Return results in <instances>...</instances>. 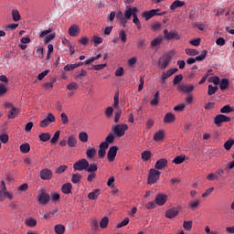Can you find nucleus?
Masks as SVG:
<instances>
[{
	"label": "nucleus",
	"mask_w": 234,
	"mask_h": 234,
	"mask_svg": "<svg viewBox=\"0 0 234 234\" xmlns=\"http://www.w3.org/2000/svg\"><path fill=\"white\" fill-rule=\"evenodd\" d=\"M213 191H215V187L207 188L205 191V193L202 194V198H207V197H209V195H211V193H213Z\"/></svg>",
	"instance_id": "55"
},
{
	"label": "nucleus",
	"mask_w": 234,
	"mask_h": 234,
	"mask_svg": "<svg viewBox=\"0 0 234 234\" xmlns=\"http://www.w3.org/2000/svg\"><path fill=\"white\" fill-rule=\"evenodd\" d=\"M90 224H91V229L93 231H96L98 228H100V226L98 225V220L96 219H91Z\"/></svg>",
	"instance_id": "62"
},
{
	"label": "nucleus",
	"mask_w": 234,
	"mask_h": 234,
	"mask_svg": "<svg viewBox=\"0 0 234 234\" xmlns=\"http://www.w3.org/2000/svg\"><path fill=\"white\" fill-rule=\"evenodd\" d=\"M217 90H218V88L217 86L213 87V85H208V96H213V94H215Z\"/></svg>",
	"instance_id": "50"
},
{
	"label": "nucleus",
	"mask_w": 234,
	"mask_h": 234,
	"mask_svg": "<svg viewBox=\"0 0 234 234\" xmlns=\"http://www.w3.org/2000/svg\"><path fill=\"white\" fill-rule=\"evenodd\" d=\"M195 90V86L191 85V84H180L178 85V90L181 92H193V90Z\"/></svg>",
	"instance_id": "14"
},
{
	"label": "nucleus",
	"mask_w": 234,
	"mask_h": 234,
	"mask_svg": "<svg viewBox=\"0 0 234 234\" xmlns=\"http://www.w3.org/2000/svg\"><path fill=\"white\" fill-rule=\"evenodd\" d=\"M59 134H61V132L60 131H57L53 137L51 138L50 140V143L51 144H58V140H59Z\"/></svg>",
	"instance_id": "49"
},
{
	"label": "nucleus",
	"mask_w": 234,
	"mask_h": 234,
	"mask_svg": "<svg viewBox=\"0 0 234 234\" xmlns=\"http://www.w3.org/2000/svg\"><path fill=\"white\" fill-rule=\"evenodd\" d=\"M183 80H184V76L182 74L176 75L173 80V83L174 85H178V83H180V81H182Z\"/></svg>",
	"instance_id": "51"
},
{
	"label": "nucleus",
	"mask_w": 234,
	"mask_h": 234,
	"mask_svg": "<svg viewBox=\"0 0 234 234\" xmlns=\"http://www.w3.org/2000/svg\"><path fill=\"white\" fill-rule=\"evenodd\" d=\"M162 41H164V37H162V36H159V37L154 38L151 41V48H154V47L160 46L162 44Z\"/></svg>",
	"instance_id": "22"
},
{
	"label": "nucleus",
	"mask_w": 234,
	"mask_h": 234,
	"mask_svg": "<svg viewBox=\"0 0 234 234\" xmlns=\"http://www.w3.org/2000/svg\"><path fill=\"white\" fill-rule=\"evenodd\" d=\"M55 83H56V79H53L51 82H47L44 84V89H47L48 90L54 87Z\"/></svg>",
	"instance_id": "56"
},
{
	"label": "nucleus",
	"mask_w": 234,
	"mask_h": 234,
	"mask_svg": "<svg viewBox=\"0 0 234 234\" xmlns=\"http://www.w3.org/2000/svg\"><path fill=\"white\" fill-rule=\"evenodd\" d=\"M20 151L24 154L30 153V144L28 143L22 144L20 145Z\"/></svg>",
	"instance_id": "37"
},
{
	"label": "nucleus",
	"mask_w": 234,
	"mask_h": 234,
	"mask_svg": "<svg viewBox=\"0 0 234 234\" xmlns=\"http://www.w3.org/2000/svg\"><path fill=\"white\" fill-rule=\"evenodd\" d=\"M185 160H186V155L181 154V155H177L172 162L173 164L179 165V164H184Z\"/></svg>",
	"instance_id": "32"
},
{
	"label": "nucleus",
	"mask_w": 234,
	"mask_h": 234,
	"mask_svg": "<svg viewBox=\"0 0 234 234\" xmlns=\"http://www.w3.org/2000/svg\"><path fill=\"white\" fill-rule=\"evenodd\" d=\"M129 224V218H125L121 223L117 224V229L123 228V226H127Z\"/></svg>",
	"instance_id": "63"
},
{
	"label": "nucleus",
	"mask_w": 234,
	"mask_h": 234,
	"mask_svg": "<svg viewBox=\"0 0 234 234\" xmlns=\"http://www.w3.org/2000/svg\"><path fill=\"white\" fill-rule=\"evenodd\" d=\"M74 69H76V65L75 64H67L65 67H64V70L66 72H69L70 70H74Z\"/></svg>",
	"instance_id": "64"
},
{
	"label": "nucleus",
	"mask_w": 234,
	"mask_h": 234,
	"mask_svg": "<svg viewBox=\"0 0 234 234\" xmlns=\"http://www.w3.org/2000/svg\"><path fill=\"white\" fill-rule=\"evenodd\" d=\"M207 56V50L204 49L201 51L200 56L196 57V61H204Z\"/></svg>",
	"instance_id": "44"
},
{
	"label": "nucleus",
	"mask_w": 234,
	"mask_h": 234,
	"mask_svg": "<svg viewBox=\"0 0 234 234\" xmlns=\"http://www.w3.org/2000/svg\"><path fill=\"white\" fill-rule=\"evenodd\" d=\"M186 54H187V56H198L200 52L197 49L186 48Z\"/></svg>",
	"instance_id": "48"
},
{
	"label": "nucleus",
	"mask_w": 234,
	"mask_h": 234,
	"mask_svg": "<svg viewBox=\"0 0 234 234\" xmlns=\"http://www.w3.org/2000/svg\"><path fill=\"white\" fill-rule=\"evenodd\" d=\"M67 165H60L56 169L55 173L57 175H61L62 173H65V171H67Z\"/></svg>",
	"instance_id": "53"
},
{
	"label": "nucleus",
	"mask_w": 234,
	"mask_h": 234,
	"mask_svg": "<svg viewBox=\"0 0 234 234\" xmlns=\"http://www.w3.org/2000/svg\"><path fill=\"white\" fill-rule=\"evenodd\" d=\"M186 5V2L180 1V0H176L174 1L171 5H170V10H176V8H182Z\"/></svg>",
	"instance_id": "21"
},
{
	"label": "nucleus",
	"mask_w": 234,
	"mask_h": 234,
	"mask_svg": "<svg viewBox=\"0 0 234 234\" xmlns=\"http://www.w3.org/2000/svg\"><path fill=\"white\" fill-rule=\"evenodd\" d=\"M165 14H167V11L161 12V9L157 8L143 12L142 17H144L145 21H149V19L154 17V16H165Z\"/></svg>",
	"instance_id": "2"
},
{
	"label": "nucleus",
	"mask_w": 234,
	"mask_h": 234,
	"mask_svg": "<svg viewBox=\"0 0 234 234\" xmlns=\"http://www.w3.org/2000/svg\"><path fill=\"white\" fill-rule=\"evenodd\" d=\"M52 170L48 168H44L40 171V178L42 180H52Z\"/></svg>",
	"instance_id": "12"
},
{
	"label": "nucleus",
	"mask_w": 234,
	"mask_h": 234,
	"mask_svg": "<svg viewBox=\"0 0 234 234\" xmlns=\"http://www.w3.org/2000/svg\"><path fill=\"white\" fill-rule=\"evenodd\" d=\"M129 129V126L127 124H116L112 127V131L115 136H118V138H122V136H124L125 131Z\"/></svg>",
	"instance_id": "4"
},
{
	"label": "nucleus",
	"mask_w": 234,
	"mask_h": 234,
	"mask_svg": "<svg viewBox=\"0 0 234 234\" xmlns=\"http://www.w3.org/2000/svg\"><path fill=\"white\" fill-rule=\"evenodd\" d=\"M160 101V91H156L154 95L153 100L150 101L152 107H156Z\"/></svg>",
	"instance_id": "24"
},
{
	"label": "nucleus",
	"mask_w": 234,
	"mask_h": 234,
	"mask_svg": "<svg viewBox=\"0 0 234 234\" xmlns=\"http://www.w3.org/2000/svg\"><path fill=\"white\" fill-rule=\"evenodd\" d=\"M86 171L87 173H96V171H98V165H96V163L89 164Z\"/></svg>",
	"instance_id": "33"
},
{
	"label": "nucleus",
	"mask_w": 234,
	"mask_h": 234,
	"mask_svg": "<svg viewBox=\"0 0 234 234\" xmlns=\"http://www.w3.org/2000/svg\"><path fill=\"white\" fill-rule=\"evenodd\" d=\"M162 29V23L154 22L152 24V30H161Z\"/></svg>",
	"instance_id": "58"
},
{
	"label": "nucleus",
	"mask_w": 234,
	"mask_h": 234,
	"mask_svg": "<svg viewBox=\"0 0 234 234\" xmlns=\"http://www.w3.org/2000/svg\"><path fill=\"white\" fill-rule=\"evenodd\" d=\"M17 27H19V24H9L5 27V30L7 32H10V30H16V28H17Z\"/></svg>",
	"instance_id": "57"
},
{
	"label": "nucleus",
	"mask_w": 234,
	"mask_h": 234,
	"mask_svg": "<svg viewBox=\"0 0 234 234\" xmlns=\"http://www.w3.org/2000/svg\"><path fill=\"white\" fill-rule=\"evenodd\" d=\"M160 175H162V172L154 168L150 169L148 176V184H156L157 180H160Z\"/></svg>",
	"instance_id": "6"
},
{
	"label": "nucleus",
	"mask_w": 234,
	"mask_h": 234,
	"mask_svg": "<svg viewBox=\"0 0 234 234\" xmlns=\"http://www.w3.org/2000/svg\"><path fill=\"white\" fill-rule=\"evenodd\" d=\"M6 109H10V111L7 112V118L9 120H14V118H17L19 115L20 110L19 108H16L14 106L12 102H5Z\"/></svg>",
	"instance_id": "5"
},
{
	"label": "nucleus",
	"mask_w": 234,
	"mask_h": 234,
	"mask_svg": "<svg viewBox=\"0 0 234 234\" xmlns=\"http://www.w3.org/2000/svg\"><path fill=\"white\" fill-rule=\"evenodd\" d=\"M220 112L221 114H229V112H233V108L229 104H227L220 109Z\"/></svg>",
	"instance_id": "34"
},
{
	"label": "nucleus",
	"mask_w": 234,
	"mask_h": 234,
	"mask_svg": "<svg viewBox=\"0 0 234 234\" xmlns=\"http://www.w3.org/2000/svg\"><path fill=\"white\" fill-rule=\"evenodd\" d=\"M119 37L122 43H127V33H125V30H121L119 32Z\"/></svg>",
	"instance_id": "45"
},
{
	"label": "nucleus",
	"mask_w": 234,
	"mask_h": 234,
	"mask_svg": "<svg viewBox=\"0 0 234 234\" xmlns=\"http://www.w3.org/2000/svg\"><path fill=\"white\" fill-rule=\"evenodd\" d=\"M37 201L40 206H47L50 202V195L47 193V190L40 189L37 194Z\"/></svg>",
	"instance_id": "3"
},
{
	"label": "nucleus",
	"mask_w": 234,
	"mask_h": 234,
	"mask_svg": "<svg viewBox=\"0 0 234 234\" xmlns=\"http://www.w3.org/2000/svg\"><path fill=\"white\" fill-rule=\"evenodd\" d=\"M86 155L88 160H92V158H94V156H96V148L91 147V148H88L86 151Z\"/></svg>",
	"instance_id": "25"
},
{
	"label": "nucleus",
	"mask_w": 234,
	"mask_h": 234,
	"mask_svg": "<svg viewBox=\"0 0 234 234\" xmlns=\"http://www.w3.org/2000/svg\"><path fill=\"white\" fill-rule=\"evenodd\" d=\"M100 189H95L94 191L88 194V198L90 200H97L98 197H100Z\"/></svg>",
	"instance_id": "27"
},
{
	"label": "nucleus",
	"mask_w": 234,
	"mask_h": 234,
	"mask_svg": "<svg viewBox=\"0 0 234 234\" xmlns=\"http://www.w3.org/2000/svg\"><path fill=\"white\" fill-rule=\"evenodd\" d=\"M55 38H56V33H51V34L46 36L44 38L45 45H47L48 43H50V41H52Z\"/></svg>",
	"instance_id": "43"
},
{
	"label": "nucleus",
	"mask_w": 234,
	"mask_h": 234,
	"mask_svg": "<svg viewBox=\"0 0 234 234\" xmlns=\"http://www.w3.org/2000/svg\"><path fill=\"white\" fill-rule=\"evenodd\" d=\"M112 112H114V109L112 107H108L105 111V116L107 118H111V116H112Z\"/></svg>",
	"instance_id": "60"
},
{
	"label": "nucleus",
	"mask_w": 234,
	"mask_h": 234,
	"mask_svg": "<svg viewBox=\"0 0 234 234\" xmlns=\"http://www.w3.org/2000/svg\"><path fill=\"white\" fill-rule=\"evenodd\" d=\"M79 140L82 142V144H87V142H89V134L86 132H80L79 133Z\"/></svg>",
	"instance_id": "28"
},
{
	"label": "nucleus",
	"mask_w": 234,
	"mask_h": 234,
	"mask_svg": "<svg viewBox=\"0 0 234 234\" xmlns=\"http://www.w3.org/2000/svg\"><path fill=\"white\" fill-rule=\"evenodd\" d=\"M71 182L73 184H80V182H81V175L73 174L72 176H71Z\"/></svg>",
	"instance_id": "39"
},
{
	"label": "nucleus",
	"mask_w": 234,
	"mask_h": 234,
	"mask_svg": "<svg viewBox=\"0 0 234 234\" xmlns=\"http://www.w3.org/2000/svg\"><path fill=\"white\" fill-rule=\"evenodd\" d=\"M165 136V133H164V131L159 130L154 134V142H161V140H164Z\"/></svg>",
	"instance_id": "23"
},
{
	"label": "nucleus",
	"mask_w": 234,
	"mask_h": 234,
	"mask_svg": "<svg viewBox=\"0 0 234 234\" xmlns=\"http://www.w3.org/2000/svg\"><path fill=\"white\" fill-rule=\"evenodd\" d=\"M154 202L157 206H164L167 202V195L157 194Z\"/></svg>",
	"instance_id": "13"
},
{
	"label": "nucleus",
	"mask_w": 234,
	"mask_h": 234,
	"mask_svg": "<svg viewBox=\"0 0 234 234\" xmlns=\"http://www.w3.org/2000/svg\"><path fill=\"white\" fill-rule=\"evenodd\" d=\"M93 43L94 47H98V45H101V43H103V38L101 37H94Z\"/></svg>",
	"instance_id": "54"
},
{
	"label": "nucleus",
	"mask_w": 234,
	"mask_h": 234,
	"mask_svg": "<svg viewBox=\"0 0 234 234\" xmlns=\"http://www.w3.org/2000/svg\"><path fill=\"white\" fill-rule=\"evenodd\" d=\"M107 226H109V218L108 217H104L101 219V222H100V227L102 229H105V228H107Z\"/></svg>",
	"instance_id": "38"
},
{
	"label": "nucleus",
	"mask_w": 234,
	"mask_h": 234,
	"mask_svg": "<svg viewBox=\"0 0 234 234\" xmlns=\"http://www.w3.org/2000/svg\"><path fill=\"white\" fill-rule=\"evenodd\" d=\"M60 118L63 125H69V116L67 115V113L62 112L60 114Z\"/></svg>",
	"instance_id": "52"
},
{
	"label": "nucleus",
	"mask_w": 234,
	"mask_h": 234,
	"mask_svg": "<svg viewBox=\"0 0 234 234\" xmlns=\"http://www.w3.org/2000/svg\"><path fill=\"white\" fill-rule=\"evenodd\" d=\"M229 87V80L228 79H222L219 83V89L220 90H226Z\"/></svg>",
	"instance_id": "30"
},
{
	"label": "nucleus",
	"mask_w": 234,
	"mask_h": 234,
	"mask_svg": "<svg viewBox=\"0 0 234 234\" xmlns=\"http://www.w3.org/2000/svg\"><path fill=\"white\" fill-rule=\"evenodd\" d=\"M77 144H78V139H76V137L74 135H70L68 138L69 147H76Z\"/></svg>",
	"instance_id": "29"
},
{
	"label": "nucleus",
	"mask_w": 234,
	"mask_h": 234,
	"mask_svg": "<svg viewBox=\"0 0 234 234\" xmlns=\"http://www.w3.org/2000/svg\"><path fill=\"white\" fill-rule=\"evenodd\" d=\"M61 191L64 195H70L72 193V184L66 183L61 186Z\"/></svg>",
	"instance_id": "20"
},
{
	"label": "nucleus",
	"mask_w": 234,
	"mask_h": 234,
	"mask_svg": "<svg viewBox=\"0 0 234 234\" xmlns=\"http://www.w3.org/2000/svg\"><path fill=\"white\" fill-rule=\"evenodd\" d=\"M12 17H13V20L17 22L21 19V15L19 14V11L16 10V9H13L12 10Z\"/></svg>",
	"instance_id": "42"
},
{
	"label": "nucleus",
	"mask_w": 234,
	"mask_h": 234,
	"mask_svg": "<svg viewBox=\"0 0 234 234\" xmlns=\"http://www.w3.org/2000/svg\"><path fill=\"white\" fill-rule=\"evenodd\" d=\"M234 145V139H229L225 142L224 144V148L227 150V151H229V149H231V147H233Z\"/></svg>",
	"instance_id": "40"
},
{
	"label": "nucleus",
	"mask_w": 234,
	"mask_h": 234,
	"mask_svg": "<svg viewBox=\"0 0 234 234\" xmlns=\"http://www.w3.org/2000/svg\"><path fill=\"white\" fill-rule=\"evenodd\" d=\"M183 228L186 231H191V229L193 228V221H184Z\"/></svg>",
	"instance_id": "46"
},
{
	"label": "nucleus",
	"mask_w": 234,
	"mask_h": 234,
	"mask_svg": "<svg viewBox=\"0 0 234 234\" xmlns=\"http://www.w3.org/2000/svg\"><path fill=\"white\" fill-rule=\"evenodd\" d=\"M89 167V161L85 158L77 161L73 165L74 171H86Z\"/></svg>",
	"instance_id": "8"
},
{
	"label": "nucleus",
	"mask_w": 234,
	"mask_h": 234,
	"mask_svg": "<svg viewBox=\"0 0 234 234\" xmlns=\"http://www.w3.org/2000/svg\"><path fill=\"white\" fill-rule=\"evenodd\" d=\"M105 142H107L108 144H112V142H114V134H112V133H110L105 138Z\"/></svg>",
	"instance_id": "59"
},
{
	"label": "nucleus",
	"mask_w": 234,
	"mask_h": 234,
	"mask_svg": "<svg viewBox=\"0 0 234 234\" xmlns=\"http://www.w3.org/2000/svg\"><path fill=\"white\" fill-rule=\"evenodd\" d=\"M176 72H178L177 68L168 69L167 71L163 72L161 78H163L165 80H167V78H171V76H173V74H176Z\"/></svg>",
	"instance_id": "18"
},
{
	"label": "nucleus",
	"mask_w": 234,
	"mask_h": 234,
	"mask_svg": "<svg viewBox=\"0 0 234 234\" xmlns=\"http://www.w3.org/2000/svg\"><path fill=\"white\" fill-rule=\"evenodd\" d=\"M54 231L56 234H63L65 233V226L62 224H58L54 227Z\"/></svg>",
	"instance_id": "35"
},
{
	"label": "nucleus",
	"mask_w": 234,
	"mask_h": 234,
	"mask_svg": "<svg viewBox=\"0 0 234 234\" xmlns=\"http://www.w3.org/2000/svg\"><path fill=\"white\" fill-rule=\"evenodd\" d=\"M178 208L173 207L165 211L166 218H175V217H178Z\"/></svg>",
	"instance_id": "16"
},
{
	"label": "nucleus",
	"mask_w": 234,
	"mask_h": 234,
	"mask_svg": "<svg viewBox=\"0 0 234 234\" xmlns=\"http://www.w3.org/2000/svg\"><path fill=\"white\" fill-rule=\"evenodd\" d=\"M40 142H48L50 140V133H42L38 135Z\"/></svg>",
	"instance_id": "36"
},
{
	"label": "nucleus",
	"mask_w": 234,
	"mask_h": 234,
	"mask_svg": "<svg viewBox=\"0 0 234 234\" xmlns=\"http://www.w3.org/2000/svg\"><path fill=\"white\" fill-rule=\"evenodd\" d=\"M142 156V160H144V162H147V160L151 159V151H144L141 154Z\"/></svg>",
	"instance_id": "41"
},
{
	"label": "nucleus",
	"mask_w": 234,
	"mask_h": 234,
	"mask_svg": "<svg viewBox=\"0 0 234 234\" xmlns=\"http://www.w3.org/2000/svg\"><path fill=\"white\" fill-rule=\"evenodd\" d=\"M198 206H200V199L191 200L188 203V209H191V211H195V210L198 209Z\"/></svg>",
	"instance_id": "19"
},
{
	"label": "nucleus",
	"mask_w": 234,
	"mask_h": 234,
	"mask_svg": "<svg viewBox=\"0 0 234 234\" xmlns=\"http://www.w3.org/2000/svg\"><path fill=\"white\" fill-rule=\"evenodd\" d=\"M25 224L28 226V228H36V226H37V220L28 218L26 219Z\"/></svg>",
	"instance_id": "31"
},
{
	"label": "nucleus",
	"mask_w": 234,
	"mask_h": 234,
	"mask_svg": "<svg viewBox=\"0 0 234 234\" xmlns=\"http://www.w3.org/2000/svg\"><path fill=\"white\" fill-rule=\"evenodd\" d=\"M173 59V51L165 54L162 58H159L158 65L162 70H165Z\"/></svg>",
	"instance_id": "1"
},
{
	"label": "nucleus",
	"mask_w": 234,
	"mask_h": 234,
	"mask_svg": "<svg viewBox=\"0 0 234 234\" xmlns=\"http://www.w3.org/2000/svg\"><path fill=\"white\" fill-rule=\"evenodd\" d=\"M48 72H50V69H46L43 72L39 73L37 76V80L41 81L45 78V76L48 74Z\"/></svg>",
	"instance_id": "61"
},
{
	"label": "nucleus",
	"mask_w": 234,
	"mask_h": 234,
	"mask_svg": "<svg viewBox=\"0 0 234 234\" xmlns=\"http://www.w3.org/2000/svg\"><path fill=\"white\" fill-rule=\"evenodd\" d=\"M228 122H231V117H228L224 114H218L214 118V123L217 125V127H220L222 123H226Z\"/></svg>",
	"instance_id": "9"
},
{
	"label": "nucleus",
	"mask_w": 234,
	"mask_h": 234,
	"mask_svg": "<svg viewBox=\"0 0 234 234\" xmlns=\"http://www.w3.org/2000/svg\"><path fill=\"white\" fill-rule=\"evenodd\" d=\"M167 167V159L162 158L156 161L154 165V169H158L159 171H162V169H165Z\"/></svg>",
	"instance_id": "15"
},
{
	"label": "nucleus",
	"mask_w": 234,
	"mask_h": 234,
	"mask_svg": "<svg viewBox=\"0 0 234 234\" xmlns=\"http://www.w3.org/2000/svg\"><path fill=\"white\" fill-rule=\"evenodd\" d=\"M164 34V39L167 40V41H171V39H176V41H178V39H180V35H178V31H175V30H167V29H164L163 31Z\"/></svg>",
	"instance_id": "7"
},
{
	"label": "nucleus",
	"mask_w": 234,
	"mask_h": 234,
	"mask_svg": "<svg viewBox=\"0 0 234 234\" xmlns=\"http://www.w3.org/2000/svg\"><path fill=\"white\" fill-rule=\"evenodd\" d=\"M175 120H176L175 114L171 112L166 113L164 118L165 123H173Z\"/></svg>",
	"instance_id": "26"
},
{
	"label": "nucleus",
	"mask_w": 234,
	"mask_h": 234,
	"mask_svg": "<svg viewBox=\"0 0 234 234\" xmlns=\"http://www.w3.org/2000/svg\"><path fill=\"white\" fill-rule=\"evenodd\" d=\"M54 122H56V116L52 113H48V116L40 122V127L46 129V127H48V125L54 123Z\"/></svg>",
	"instance_id": "10"
},
{
	"label": "nucleus",
	"mask_w": 234,
	"mask_h": 234,
	"mask_svg": "<svg viewBox=\"0 0 234 234\" xmlns=\"http://www.w3.org/2000/svg\"><path fill=\"white\" fill-rule=\"evenodd\" d=\"M133 16V7L127 6L124 14V17L126 19H131V16Z\"/></svg>",
	"instance_id": "47"
},
{
	"label": "nucleus",
	"mask_w": 234,
	"mask_h": 234,
	"mask_svg": "<svg viewBox=\"0 0 234 234\" xmlns=\"http://www.w3.org/2000/svg\"><path fill=\"white\" fill-rule=\"evenodd\" d=\"M116 154H118V146L110 147L107 153V159L109 162H114L116 158Z\"/></svg>",
	"instance_id": "11"
},
{
	"label": "nucleus",
	"mask_w": 234,
	"mask_h": 234,
	"mask_svg": "<svg viewBox=\"0 0 234 234\" xmlns=\"http://www.w3.org/2000/svg\"><path fill=\"white\" fill-rule=\"evenodd\" d=\"M69 35L71 37H76V36H78L80 32V27H78L77 25H73L69 28Z\"/></svg>",
	"instance_id": "17"
}]
</instances>
